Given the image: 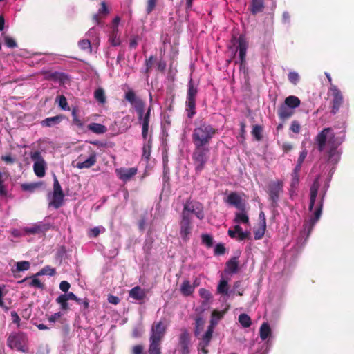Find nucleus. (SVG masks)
Listing matches in <instances>:
<instances>
[{"instance_id": "774afa93", "label": "nucleus", "mask_w": 354, "mask_h": 354, "mask_svg": "<svg viewBox=\"0 0 354 354\" xmlns=\"http://www.w3.org/2000/svg\"><path fill=\"white\" fill-rule=\"evenodd\" d=\"M282 23L289 26L290 24V15L288 11H284L282 15Z\"/></svg>"}, {"instance_id": "5701e85b", "label": "nucleus", "mask_w": 354, "mask_h": 354, "mask_svg": "<svg viewBox=\"0 0 354 354\" xmlns=\"http://www.w3.org/2000/svg\"><path fill=\"white\" fill-rule=\"evenodd\" d=\"M189 335L186 333H183L180 336V342L179 345L181 348L182 354H188L189 351Z\"/></svg>"}, {"instance_id": "a878e982", "label": "nucleus", "mask_w": 354, "mask_h": 354, "mask_svg": "<svg viewBox=\"0 0 354 354\" xmlns=\"http://www.w3.org/2000/svg\"><path fill=\"white\" fill-rule=\"evenodd\" d=\"M299 171H297L296 169H293L292 172V179L290 182V197L292 196V195L295 193V190L299 185Z\"/></svg>"}, {"instance_id": "a211bd4d", "label": "nucleus", "mask_w": 354, "mask_h": 354, "mask_svg": "<svg viewBox=\"0 0 354 354\" xmlns=\"http://www.w3.org/2000/svg\"><path fill=\"white\" fill-rule=\"evenodd\" d=\"M225 202L229 205L235 207L239 210H243L245 207V204L243 202L241 196L236 192H231L227 196Z\"/></svg>"}, {"instance_id": "a19ab883", "label": "nucleus", "mask_w": 354, "mask_h": 354, "mask_svg": "<svg viewBox=\"0 0 354 354\" xmlns=\"http://www.w3.org/2000/svg\"><path fill=\"white\" fill-rule=\"evenodd\" d=\"M239 322L240 324L244 328L250 327L251 325L250 317L245 313H242L239 316Z\"/></svg>"}, {"instance_id": "39448f33", "label": "nucleus", "mask_w": 354, "mask_h": 354, "mask_svg": "<svg viewBox=\"0 0 354 354\" xmlns=\"http://www.w3.org/2000/svg\"><path fill=\"white\" fill-rule=\"evenodd\" d=\"M210 156L209 147L194 146L192 159L196 174H200L205 167Z\"/></svg>"}, {"instance_id": "0eeeda50", "label": "nucleus", "mask_w": 354, "mask_h": 354, "mask_svg": "<svg viewBox=\"0 0 354 354\" xmlns=\"http://www.w3.org/2000/svg\"><path fill=\"white\" fill-rule=\"evenodd\" d=\"M47 199L49 208L53 207L57 209L64 205V194L55 176L53 180V191L48 193Z\"/></svg>"}, {"instance_id": "4468645a", "label": "nucleus", "mask_w": 354, "mask_h": 354, "mask_svg": "<svg viewBox=\"0 0 354 354\" xmlns=\"http://www.w3.org/2000/svg\"><path fill=\"white\" fill-rule=\"evenodd\" d=\"M182 213H185L187 217H190V214H193L200 220L204 218L203 205L198 202H187L184 205Z\"/></svg>"}, {"instance_id": "7c9ffc66", "label": "nucleus", "mask_w": 354, "mask_h": 354, "mask_svg": "<svg viewBox=\"0 0 354 354\" xmlns=\"http://www.w3.org/2000/svg\"><path fill=\"white\" fill-rule=\"evenodd\" d=\"M109 14V10L104 1L102 2L101 8L98 10L97 13L93 16V20L98 25L101 24L100 21L99 15L106 16Z\"/></svg>"}, {"instance_id": "dca6fc26", "label": "nucleus", "mask_w": 354, "mask_h": 354, "mask_svg": "<svg viewBox=\"0 0 354 354\" xmlns=\"http://www.w3.org/2000/svg\"><path fill=\"white\" fill-rule=\"evenodd\" d=\"M180 235L184 241L189 239L192 232L191 217H187L185 213H182V219L180 223Z\"/></svg>"}, {"instance_id": "49530a36", "label": "nucleus", "mask_w": 354, "mask_h": 354, "mask_svg": "<svg viewBox=\"0 0 354 354\" xmlns=\"http://www.w3.org/2000/svg\"><path fill=\"white\" fill-rule=\"evenodd\" d=\"M67 301L68 300L63 295H60L56 298V302L60 305V308L64 311L68 309V304Z\"/></svg>"}, {"instance_id": "ea45409f", "label": "nucleus", "mask_w": 354, "mask_h": 354, "mask_svg": "<svg viewBox=\"0 0 354 354\" xmlns=\"http://www.w3.org/2000/svg\"><path fill=\"white\" fill-rule=\"evenodd\" d=\"M99 31L95 27L91 28L86 32L88 39H92L93 41L99 42L100 39L98 37Z\"/></svg>"}, {"instance_id": "393cba45", "label": "nucleus", "mask_w": 354, "mask_h": 354, "mask_svg": "<svg viewBox=\"0 0 354 354\" xmlns=\"http://www.w3.org/2000/svg\"><path fill=\"white\" fill-rule=\"evenodd\" d=\"M264 7V0H252L250 3V12L252 15H257L262 12Z\"/></svg>"}, {"instance_id": "de8ad7c7", "label": "nucleus", "mask_w": 354, "mask_h": 354, "mask_svg": "<svg viewBox=\"0 0 354 354\" xmlns=\"http://www.w3.org/2000/svg\"><path fill=\"white\" fill-rule=\"evenodd\" d=\"M24 231L28 234H35L41 232V227L40 225L35 224L32 226L26 227Z\"/></svg>"}, {"instance_id": "bb28decb", "label": "nucleus", "mask_w": 354, "mask_h": 354, "mask_svg": "<svg viewBox=\"0 0 354 354\" xmlns=\"http://www.w3.org/2000/svg\"><path fill=\"white\" fill-rule=\"evenodd\" d=\"M234 223L236 224H245L246 225H249V217L245 211V209L243 210H240L239 212H236L235 214Z\"/></svg>"}, {"instance_id": "5fc2aeb1", "label": "nucleus", "mask_w": 354, "mask_h": 354, "mask_svg": "<svg viewBox=\"0 0 354 354\" xmlns=\"http://www.w3.org/2000/svg\"><path fill=\"white\" fill-rule=\"evenodd\" d=\"M301 125L297 120H292L290 126V131L294 133L298 134L300 133Z\"/></svg>"}, {"instance_id": "09e8293b", "label": "nucleus", "mask_w": 354, "mask_h": 354, "mask_svg": "<svg viewBox=\"0 0 354 354\" xmlns=\"http://www.w3.org/2000/svg\"><path fill=\"white\" fill-rule=\"evenodd\" d=\"M288 79L291 84L297 85L300 80V76L297 72L290 71L288 74Z\"/></svg>"}, {"instance_id": "6ab92c4d", "label": "nucleus", "mask_w": 354, "mask_h": 354, "mask_svg": "<svg viewBox=\"0 0 354 354\" xmlns=\"http://www.w3.org/2000/svg\"><path fill=\"white\" fill-rule=\"evenodd\" d=\"M82 156L79 157V160L77 162L76 167L78 169H88L93 166L97 161V156L95 152H93L90 154L88 158L84 160L81 161Z\"/></svg>"}, {"instance_id": "e433bc0d", "label": "nucleus", "mask_w": 354, "mask_h": 354, "mask_svg": "<svg viewBox=\"0 0 354 354\" xmlns=\"http://www.w3.org/2000/svg\"><path fill=\"white\" fill-rule=\"evenodd\" d=\"M224 313V311L214 310L212 313L209 326H212V327L214 328L218 324V322L223 318Z\"/></svg>"}, {"instance_id": "4d7b16f0", "label": "nucleus", "mask_w": 354, "mask_h": 354, "mask_svg": "<svg viewBox=\"0 0 354 354\" xmlns=\"http://www.w3.org/2000/svg\"><path fill=\"white\" fill-rule=\"evenodd\" d=\"M59 107L64 111L69 110V106L66 98L64 95H60L57 98Z\"/></svg>"}, {"instance_id": "338daca9", "label": "nucleus", "mask_w": 354, "mask_h": 354, "mask_svg": "<svg viewBox=\"0 0 354 354\" xmlns=\"http://www.w3.org/2000/svg\"><path fill=\"white\" fill-rule=\"evenodd\" d=\"M4 40H5V44L8 47V48H15L17 46V43L16 41L11 37H5L4 38Z\"/></svg>"}, {"instance_id": "c756f323", "label": "nucleus", "mask_w": 354, "mask_h": 354, "mask_svg": "<svg viewBox=\"0 0 354 354\" xmlns=\"http://www.w3.org/2000/svg\"><path fill=\"white\" fill-rule=\"evenodd\" d=\"M238 261L236 257H234L226 263L225 272L227 274H235L238 271Z\"/></svg>"}, {"instance_id": "37998d69", "label": "nucleus", "mask_w": 354, "mask_h": 354, "mask_svg": "<svg viewBox=\"0 0 354 354\" xmlns=\"http://www.w3.org/2000/svg\"><path fill=\"white\" fill-rule=\"evenodd\" d=\"M307 154H308V152L306 149H304L302 151L300 152L299 156L297 159V164H296L294 169H296L297 171L301 170L302 164H303L304 160L306 159Z\"/></svg>"}, {"instance_id": "412c9836", "label": "nucleus", "mask_w": 354, "mask_h": 354, "mask_svg": "<svg viewBox=\"0 0 354 354\" xmlns=\"http://www.w3.org/2000/svg\"><path fill=\"white\" fill-rule=\"evenodd\" d=\"M295 113V110L282 104L278 110V115L282 120H286L291 118Z\"/></svg>"}, {"instance_id": "e2e57ef3", "label": "nucleus", "mask_w": 354, "mask_h": 354, "mask_svg": "<svg viewBox=\"0 0 354 354\" xmlns=\"http://www.w3.org/2000/svg\"><path fill=\"white\" fill-rule=\"evenodd\" d=\"M64 296H65L66 299L68 300H74L77 304H80L82 301V299L77 297L73 292H66L65 294H62Z\"/></svg>"}, {"instance_id": "c85d7f7f", "label": "nucleus", "mask_w": 354, "mask_h": 354, "mask_svg": "<svg viewBox=\"0 0 354 354\" xmlns=\"http://www.w3.org/2000/svg\"><path fill=\"white\" fill-rule=\"evenodd\" d=\"M271 335H272V330H271L270 325L267 322H263L259 328L260 338L263 341H265L268 337H270L271 336Z\"/></svg>"}, {"instance_id": "6e6d98bb", "label": "nucleus", "mask_w": 354, "mask_h": 354, "mask_svg": "<svg viewBox=\"0 0 354 354\" xmlns=\"http://www.w3.org/2000/svg\"><path fill=\"white\" fill-rule=\"evenodd\" d=\"M202 243L207 248H211L213 245V238L207 234H203L201 236Z\"/></svg>"}, {"instance_id": "79ce46f5", "label": "nucleus", "mask_w": 354, "mask_h": 354, "mask_svg": "<svg viewBox=\"0 0 354 354\" xmlns=\"http://www.w3.org/2000/svg\"><path fill=\"white\" fill-rule=\"evenodd\" d=\"M55 274V269L51 268L49 266L44 267L41 270H40L37 274L36 276H53Z\"/></svg>"}, {"instance_id": "7ed1b4c3", "label": "nucleus", "mask_w": 354, "mask_h": 354, "mask_svg": "<svg viewBox=\"0 0 354 354\" xmlns=\"http://www.w3.org/2000/svg\"><path fill=\"white\" fill-rule=\"evenodd\" d=\"M216 133V129L211 124L203 122L196 127L192 134L194 146L209 147L212 139Z\"/></svg>"}, {"instance_id": "603ef678", "label": "nucleus", "mask_w": 354, "mask_h": 354, "mask_svg": "<svg viewBox=\"0 0 354 354\" xmlns=\"http://www.w3.org/2000/svg\"><path fill=\"white\" fill-rule=\"evenodd\" d=\"M199 295L204 299L203 304H207L212 299V295L210 292L205 288H201L199 290Z\"/></svg>"}, {"instance_id": "9d476101", "label": "nucleus", "mask_w": 354, "mask_h": 354, "mask_svg": "<svg viewBox=\"0 0 354 354\" xmlns=\"http://www.w3.org/2000/svg\"><path fill=\"white\" fill-rule=\"evenodd\" d=\"M27 338L23 333H11L7 340L8 346L12 349H16L21 352H26V342Z\"/></svg>"}, {"instance_id": "f257e3e1", "label": "nucleus", "mask_w": 354, "mask_h": 354, "mask_svg": "<svg viewBox=\"0 0 354 354\" xmlns=\"http://www.w3.org/2000/svg\"><path fill=\"white\" fill-rule=\"evenodd\" d=\"M329 181L330 179L326 183L324 191L319 198H317L318 190L320 186L319 176L315 178L310 188V203L308 209L311 213V215L305 221L303 229L297 239V244L299 245V247H302L306 243L314 226L322 216L324 198L325 196L326 189L329 186Z\"/></svg>"}, {"instance_id": "f03ea898", "label": "nucleus", "mask_w": 354, "mask_h": 354, "mask_svg": "<svg viewBox=\"0 0 354 354\" xmlns=\"http://www.w3.org/2000/svg\"><path fill=\"white\" fill-rule=\"evenodd\" d=\"M345 139V131L335 133L331 128L324 129L315 138L319 151L324 152L327 162L335 165L340 160L341 151L338 147Z\"/></svg>"}, {"instance_id": "1a4fd4ad", "label": "nucleus", "mask_w": 354, "mask_h": 354, "mask_svg": "<svg viewBox=\"0 0 354 354\" xmlns=\"http://www.w3.org/2000/svg\"><path fill=\"white\" fill-rule=\"evenodd\" d=\"M232 46H230V49L238 53L240 67L242 68L245 64L246 53L248 48V43L246 38L243 35H240L238 38L234 37L232 40Z\"/></svg>"}, {"instance_id": "a18cd8bd", "label": "nucleus", "mask_w": 354, "mask_h": 354, "mask_svg": "<svg viewBox=\"0 0 354 354\" xmlns=\"http://www.w3.org/2000/svg\"><path fill=\"white\" fill-rule=\"evenodd\" d=\"M266 230V225H259V227L254 231V239L259 240L263 238Z\"/></svg>"}, {"instance_id": "4be33fe9", "label": "nucleus", "mask_w": 354, "mask_h": 354, "mask_svg": "<svg viewBox=\"0 0 354 354\" xmlns=\"http://www.w3.org/2000/svg\"><path fill=\"white\" fill-rule=\"evenodd\" d=\"M64 119L62 115L46 118L41 122L42 127H52L59 124Z\"/></svg>"}, {"instance_id": "f704fd0d", "label": "nucleus", "mask_w": 354, "mask_h": 354, "mask_svg": "<svg viewBox=\"0 0 354 354\" xmlns=\"http://www.w3.org/2000/svg\"><path fill=\"white\" fill-rule=\"evenodd\" d=\"M30 268V263L27 261H18L15 264V268L12 269L13 273L27 271Z\"/></svg>"}, {"instance_id": "c03bdc74", "label": "nucleus", "mask_w": 354, "mask_h": 354, "mask_svg": "<svg viewBox=\"0 0 354 354\" xmlns=\"http://www.w3.org/2000/svg\"><path fill=\"white\" fill-rule=\"evenodd\" d=\"M41 185V183H24L21 185V189L24 191L32 192L37 188L39 187Z\"/></svg>"}, {"instance_id": "3c124183", "label": "nucleus", "mask_w": 354, "mask_h": 354, "mask_svg": "<svg viewBox=\"0 0 354 354\" xmlns=\"http://www.w3.org/2000/svg\"><path fill=\"white\" fill-rule=\"evenodd\" d=\"M262 127L260 125H254L252 128V134L257 141L262 138Z\"/></svg>"}, {"instance_id": "2eb2a0df", "label": "nucleus", "mask_w": 354, "mask_h": 354, "mask_svg": "<svg viewBox=\"0 0 354 354\" xmlns=\"http://www.w3.org/2000/svg\"><path fill=\"white\" fill-rule=\"evenodd\" d=\"M120 17L116 16L112 21L110 26V32L109 34V41L113 46H118L121 44L120 35L119 33L118 26L120 22Z\"/></svg>"}, {"instance_id": "13d9d810", "label": "nucleus", "mask_w": 354, "mask_h": 354, "mask_svg": "<svg viewBox=\"0 0 354 354\" xmlns=\"http://www.w3.org/2000/svg\"><path fill=\"white\" fill-rule=\"evenodd\" d=\"M72 117H73V123L77 126L80 128L83 127V122L81 120L79 119L77 115V111L76 109H73L71 113Z\"/></svg>"}, {"instance_id": "052dcab7", "label": "nucleus", "mask_w": 354, "mask_h": 354, "mask_svg": "<svg viewBox=\"0 0 354 354\" xmlns=\"http://www.w3.org/2000/svg\"><path fill=\"white\" fill-rule=\"evenodd\" d=\"M149 354H160V344H149Z\"/></svg>"}, {"instance_id": "8fccbe9b", "label": "nucleus", "mask_w": 354, "mask_h": 354, "mask_svg": "<svg viewBox=\"0 0 354 354\" xmlns=\"http://www.w3.org/2000/svg\"><path fill=\"white\" fill-rule=\"evenodd\" d=\"M149 122H147V119H145L144 122L140 124L142 125V136L145 142H147L149 139Z\"/></svg>"}, {"instance_id": "58836bf2", "label": "nucleus", "mask_w": 354, "mask_h": 354, "mask_svg": "<svg viewBox=\"0 0 354 354\" xmlns=\"http://www.w3.org/2000/svg\"><path fill=\"white\" fill-rule=\"evenodd\" d=\"M214 328H213L212 326H208L207 330H206V332L202 337V339H201V342H200V344H203V346L209 345V344L211 341L212 337V333L214 332Z\"/></svg>"}, {"instance_id": "c9c22d12", "label": "nucleus", "mask_w": 354, "mask_h": 354, "mask_svg": "<svg viewBox=\"0 0 354 354\" xmlns=\"http://www.w3.org/2000/svg\"><path fill=\"white\" fill-rule=\"evenodd\" d=\"M151 138L149 137L147 142H145L142 147V158L146 160H149L151 156Z\"/></svg>"}, {"instance_id": "72a5a7b5", "label": "nucleus", "mask_w": 354, "mask_h": 354, "mask_svg": "<svg viewBox=\"0 0 354 354\" xmlns=\"http://www.w3.org/2000/svg\"><path fill=\"white\" fill-rule=\"evenodd\" d=\"M180 290L183 295L189 296L193 293L194 287L191 285L189 281L185 280L182 283Z\"/></svg>"}, {"instance_id": "9b49d317", "label": "nucleus", "mask_w": 354, "mask_h": 354, "mask_svg": "<svg viewBox=\"0 0 354 354\" xmlns=\"http://www.w3.org/2000/svg\"><path fill=\"white\" fill-rule=\"evenodd\" d=\"M30 158L34 162L33 170L35 175L39 178H42L46 174V169L47 168V163L44 160L41 153L39 151L32 152Z\"/></svg>"}, {"instance_id": "b1692460", "label": "nucleus", "mask_w": 354, "mask_h": 354, "mask_svg": "<svg viewBox=\"0 0 354 354\" xmlns=\"http://www.w3.org/2000/svg\"><path fill=\"white\" fill-rule=\"evenodd\" d=\"M233 229L235 230L237 234V240L239 241H244L245 239H250V232L249 230L243 231L240 224L235 223V225L233 227Z\"/></svg>"}, {"instance_id": "f8f14e48", "label": "nucleus", "mask_w": 354, "mask_h": 354, "mask_svg": "<svg viewBox=\"0 0 354 354\" xmlns=\"http://www.w3.org/2000/svg\"><path fill=\"white\" fill-rule=\"evenodd\" d=\"M329 92L332 97L331 100V113L335 115L339 110L344 102V97L341 91L337 86L331 84L329 88Z\"/></svg>"}, {"instance_id": "aec40b11", "label": "nucleus", "mask_w": 354, "mask_h": 354, "mask_svg": "<svg viewBox=\"0 0 354 354\" xmlns=\"http://www.w3.org/2000/svg\"><path fill=\"white\" fill-rule=\"evenodd\" d=\"M129 295L134 300L142 301L146 297V291L138 286L129 290Z\"/></svg>"}, {"instance_id": "680f3d73", "label": "nucleus", "mask_w": 354, "mask_h": 354, "mask_svg": "<svg viewBox=\"0 0 354 354\" xmlns=\"http://www.w3.org/2000/svg\"><path fill=\"white\" fill-rule=\"evenodd\" d=\"M158 0H147L146 12L150 14L156 8Z\"/></svg>"}, {"instance_id": "864d4df0", "label": "nucleus", "mask_w": 354, "mask_h": 354, "mask_svg": "<svg viewBox=\"0 0 354 354\" xmlns=\"http://www.w3.org/2000/svg\"><path fill=\"white\" fill-rule=\"evenodd\" d=\"M79 47L83 50L91 52V41L89 39H82L78 43Z\"/></svg>"}, {"instance_id": "0e129e2a", "label": "nucleus", "mask_w": 354, "mask_h": 354, "mask_svg": "<svg viewBox=\"0 0 354 354\" xmlns=\"http://www.w3.org/2000/svg\"><path fill=\"white\" fill-rule=\"evenodd\" d=\"M37 276H36V274L33 277L31 282L30 283V286L35 288H43L42 283L37 278Z\"/></svg>"}, {"instance_id": "ddd939ff", "label": "nucleus", "mask_w": 354, "mask_h": 354, "mask_svg": "<svg viewBox=\"0 0 354 354\" xmlns=\"http://www.w3.org/2000/svg\"><path fill=\"white\" fill-rule=\"evenodd\" d=\"M165 330L166 326L161 321L153 323L151 328L150 343L160 344L165 335Z\"/></svg>"}, {"instance_id": "69168bd1", "label": "nucleus", "mask_w": 354, "mask_h": 354, "mask_svg": "<svg viewBox=\"0 0 354 354\" xmlns=\"http://www.w3.org/2000/svg\"><path fill=\"white\" fill-rule=\"evenodd\" d=\"M225 248L224 245L221 243H218L216 245L214 248V254L216 255H222L225 253Z\"/></svg>"}, {"instance_id": "473e14b6", "label": "nucleus", "mask_w": 354, "mask_h": 354, "mask_svg": "<svg viewBox=\"0 0 354 354\" xmlns=\"http://www.w3.org/2000/svg\"><path fill=\"white\" fill-rule=\"evenodd\" d=\"M88 129L96 134H102L107 131V129L104 125L95 122L89 124L88 125Z\"/></svg>"}, {"instance_id": "4c0bfd02", "label": "nucleus", "mask_w": 354, "mask_h": 354, "mask_svg": "<svg viewBox=\"0 0 354 354\" xmlns=\"http://www.w3.org/2000/svg\"><path fill=\"white\" fill-rule=\"evenodd\" d=\"M94 97L100 104H104L106 102L105 91L102 88H97L94 92Z\"/></svg>"}, {"instance_id": "2f4dec72", "label": "nucleus", "mask_w": 354, "mask_h": 354, "mask_svg": "<svg viewBox=\"0 0 354 354\" xmlns=\"http://www.w3.org/2000/svg\"><path fill=\"white\" fill-rule=\"evenodd\" d=\"M283 104L295 110L296 108L299 106L301 101L297 96L290 95L285 99Z\"/></svg>"}, {"instance_id": "423d86ee", "label": "nucleus", "mask_w": 354, "mask_h": 354, "mask_svg": "<svg viewBox=\"0 0 354 354\" xmlns=\"http://www.w3.org/2000/svg\"><path fill=\"white\" fill-rule=\"evenodd\" d=\"M266 192L271 206L274 208L277 207L280 197L283 192V182L279 179L270 181L267 185Z\"/></svg>"}, {"instance_id": "20e7f679", "label": "nucleus", "mask_w": 354, "mask_h": 354, "mask_svg": "<svg viewBox=\"0 0 354 354\" xmlns=\"http://www.w3.org/2000/svg\"><path fill=\"white\" fill-rule=\"evenodd\" d=\"M125 99L128 101L134 108L135 111L138 115V121L140 124L144 122L145 119L149 122L151 115V107L149 106L147 111H145V102L138 97L133 91H129L125 93Z\"/></svg>"}, {"instance_id": "f3484780", "label": "nucleus", "mask_w": 354, "mask_h": 354, "mask_svg": "<svg viewBox=\"0 0 354 354\" xmlns=\"http://www.w3.org/2000/svg\"><path fill=\"white\" fill-rule=\"evenodd\" d=\"M138 173L136 167H120L115 169L118 178L124 183H127Z\"/></svg>"}, {"instance_id": "6e6552de", "label": "nucleus", "mask_w": 354, "mask_h": 354, "mask_svg": "<svg viewBox=\"0 0 354 354\" xmlns=\"http://www.w3.org/2000/svg\"><path fill=\"white\" fill-rule=\"evenodd\" d=\"M198 93L197 86L191 78L187 84L185 102V112L188 118L192 119L196 114V98Z\"/></svg>"}, {"instance_id": "bf43d9fd", "label": "nucleus", "mask_w": 354, "mask_h": 354, "mask_svg": "<svg viewBox=\"0 0 354 354\" xmlns=\"http://www.w3.org/2000/svg\"><path fill=\"white\" fill-rule=\"evenodd\" d=\"M105 229L103 227H95L91 229L88 232L90 237H97L101 232H104Z\"/></svg>"}, {"instance_id": "cd10ccee", "label": "nucleus", "mask_w": 354, "mask_h": 354, "mask_svg": "<svg viewBox=\"0 0 354 354\" xmlns=\"http://www.w3.org/2000/svg\"><path fill=\"white\" fill-rule=\"evenodd\" d=\"M217 293L229 297L231 292L229 291L228 282L224 278H221L217 287Z\"/></svg>"}]
</instances>
